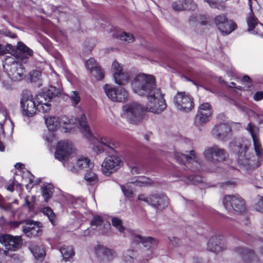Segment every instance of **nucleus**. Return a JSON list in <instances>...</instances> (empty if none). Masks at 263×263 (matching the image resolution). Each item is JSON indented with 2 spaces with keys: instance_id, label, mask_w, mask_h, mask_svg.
<instances>
[{
  "instance_id": "obj_1",
  "label": "nucleus",
  "mask_w": 263,
  "mask_h": 263,
  "mask_svg": "<svg viewBox=\"0 0 263 263\" xmlns=\"http://www.w3.org/2000/svg\"><path fill=\"white\" fill-rule=\"evenodd\" d=\"M134 92L139 96H146L147 102L145 111L158 114L166 107L163 94L156 87L154 77L152 75L141 73L137 75L132 83Z\"/></svg>"
},
{
  "instance_id": "obj_2",
  "label": "nucleus",
  "mask_w": 263,
  "mask_h": 263,
  "mask_svg": "<svg viewBox=\"0 0 263 263\" xmlns=\"http://www.w3.org/2000/svg\"><path fill=\"white\" fill-rule=\"evenodd\" d=\"M246 129L252 137L256 155L251 153L246 145H242L238 155L237 162L240 168L249 172L260 165L263 157V149L259 139L258 128L250 123Z\"/></svg>"
},
{
  "instance_id": "obj_3",
  "label": "nucleus",
  "mask_w": 263,
  "mask_h": 263,
  "mask_svg": "<svg viewBox=\"0 0 263 263\" xmlns=\"http://www.w3.org/2000/svg\"><path fill=\"white\" fill-rule=\"evenodd\" d=\"M60 123L61 127L65 132H70L72 129L78 128L87 138L91 137V133L83 110H80L75 117H61Z\"/></svg>"
},
{
  "instance_id": "obj_4",
  "label": "nucleus",
  "mask_w": 263,
  "mask_h": 263,
  "mask_svg": "<svg viewBox=\"0 0 263 263\" xmlns=\"http://www.w3.org/2000/svg\"><path fill=\"white\" fill-rule=\"evenodd\" d=\"M144 112V107L142 105L136 102H132L122 106L120 117L130 123L136 124L142 120Z\"/></svg>"
},
{
  "instance_id": "obj_5",
  "label": "nucleus",
  "mask_w": 263,
  "mask_h": 263,
  "mask_svg": "<svg viewBox=\"0 0 263 263\" xmlns=\"http://www.w3.org/2000/svg\"><path fill=\"white\" fill-rule=\"evenodd\" d=\"M35 100L31 93L25 91L22 94L20 100L22 115L27 117H32L37 112Z\"/></svg>"
},
{
  "instance_id": "obj_6",
  "label": "nucleus",
  "mask_w": 263,
  "mask_h": 263,
  "mask_svg": "<svg viewBox=\"0 0 263 263\" xmlns=\"http://www.w3.org/2000/svg\"><path fill=\"white\" fill-rule=\"evenodd\" d=\"M203 154L205 159L213 164L225 161L228 156L224 149L216 145L206 147Z\"/></svg>"
},
{
  "instance_id": "obj_7",
  "label": "nucleus",
  "mask_w": 263,
  "mask_h": 263,
  "mask_svg": "<svg viewBox=\"0 0 263 263\" xmlns=\"http://www.w3.org/2000/svg\"><path fill=\"white\" fill-rule=\"evenodd\" d=\"M130 239L133 243L141 242L144 247L148 248L146 251H143L141 255L144 263L153 257V251L151 248L158 245V241L157 239L152 237H143L140 235L135 234H132Z\"/></svg>"
},
{
  "instance_id": "obj_8",
  "label": "nucleus",
  "mask_w": 263,
  "mask_h": 263,
  "mask_svg": "<svg viewBox=\"0 0 263 263\" xmlns=\"http://www.w3.org/2000/svg\"><path fill=\"white\" fill-rule=\"evenodd\" d=\"M9 53L18 62L26 63L28 59L33 55V51L22 42H17L16 47L8 44Z\"/></svg>"
},
{
  "instance_id": "obj_9",
  "label": "nucleus",
  "mask_w": 263,
  "mask_h": 263,
  "mask_svg": "<svg viewBox=\"0 0 263 263\" xmlns=\"http://www.w3.org/2000/svg\"><path fill=\"white\" fill-rule=\"evenodd\" d=\"M173 102L177 109L184 112H190L194 106L193 97L185 92H178Z\"/></svg>"
},
{
  "instance_id": "obj_10",
  "label": "nucleus",
  "mask_w": 263,
  "mask_h": 263,
  "mask_svg": "<svg viewBox=\"0 0 263 263\" xmlns=\"http://www.w3.org/2000/svg\"><path fill=\"white\" fill-rule=\"evenodd\" d=\"M122 165V160L116 152L114 154L108 155L103 160L101 165V171L105 175L109 176L118 171Z\"/></svg>"
},
{
  "instance_id": "obj_11",
  "label": "nucleus",
  "mask_w": 263,
  "mask_h": 263,
  "mask_svg": "<svg viewBox=\"0 0 263 263\" xmlns=\"http://www.w3.org/2000/svg\"><path fill=\"white\" fill-rule=\"evenodd\" d=\"M225 208L230 212L242 213L246 211L245 202L239 195H226L223 199Z\"/></svg>"
},
{
  "instance_id": "obj_12",
  "label": "nucleus",
  "mask_w": 263,
  "mask_h": 263,
  "mask_svg": "<svg viewBox=\"0 0 263 263\" xmlns=\"http://www.w3.org/2000/svg\"><path fill=\"white\" fill-rule=\"evenodd\" d=\"M76 151L71 142L63 141L59 142L56 147L54 157L55 159L62 161L68 160L74 157Z\"/></svg>"
},
{
  "instance_id": "obj_13",
  "label": "nucleus",
  "mask_w": 263,
  "mask_h": 263,
  "mask_svg": "<svg viewBox=\"0 0 263 263\" xmlns=\"http://www.w3.org/2000/svg\"><path fill=\"white\" fill-rule=\"evenodd\" d=\"M175 157L179 163H185L192 171H197L200 168L201 161L193 150L190 151L189 155L176 152Z\"/></svg>"
},
{
  "instance_id": "obj_14",
  "label": "nucleus",
  "mask_w": 263,
  "mask_h": 263,
  "mask_svg": "<svg viewBox=\"0 0 263 263\" xmlns=\"http://www.w3.org/2000/svg\"><path fill=\"white\" fill-rule=\"evenodd\" d=\"M104 92L107 97L112 101L124 102L128 100V93L127 90L121 86L111 87L106 84L103 87Z\"/></svg>"
},
{
  "instance_id": "obj_15",
  "label": "nucleus",
  "mask_w": 263,
  "mask_h": 263,
  "mask_svg": "<svg viewBox=\"0 0 263 263\" xmlns=\"http://www.w3.org/2000/svg\"><path fill=\"white\" fill-rule=\"evenodd\" d=\"M111 71L116 83L119 85H124L127 83L130 78V73L123 70L122 66L116 60L113 61Z\"/></svg>"
},
{
  "instance_id": "obj_16",
  "label": "nucleus",
  "mask_w": 263,
  "mask_h": 263,
  "mask_svg": "<svg viewBox=\"0 0 263 263\" xmlns=\"http://www.w3.org/2000/svg\"><path fill=\"white\" fill-rule=\"evenodd\" d=\"M0 242L6 249L10 251H16L22 244V239L19 236H13L9 234L0 235Z\"/></svg>"
},
{
  "instance_id": "obj_17",
  "label": "nucleus",
  "mask_w": 263,
  "mask_h": 263,
  "mask_svg": "<svg viewBox=\"0 0 263 263\" xmlns=\"http://www.w3.org/2000/svg\"><path fill=\"white\" fill-rule=\"evenodd\" d=\"M94 250L98 259L103 262H110L117 257V253L115 250L104 246L98 245Z\"/></svg>"
},
{
  "instance_id": "obj_18",
  "label": "nucleus",
  "mask_w": 263,
  "mask_h": 263,
  "mask_svg": "<svg viewBox=\"0 0 263 263\" xmlns=\"http://www.w3.org/2000/svg\"><path fill=\"white\" fill-rule=\"evenodd\" d=\"M215 24L222 33L229 34L235 30L236 24L228 21L224 15H217L215 18Z\"/></svg>"
},
{
  "instance_id": "obj_19",
  "label": "nucleus",
  "mask_w": 263,
  "mask_h": 263,
  "mask_svg": "<svg viewBox=\"0 0 263 263\" xmlns=\"http://www.w3.org/2000/svg\"><path fill=\"white\" fill-rule=\"evenodd\" d=\"M37 111L43 113L48 112L51 108V97L44 92L36 95L34 97Z\"/></svg>"
},
{
  "instance_id": "obj_20",
  "label": "nucleus",
  "mask_w": 263,
  "mask_h": 263,
  "mask_svg": "<svg viewBox=\"0 0 263 263\" xmlns=\"http://www.w3.org/2000/svg\"><path fill=\"white\" fill-rule=\"evenodd\" d=\"M168 204L167 197L163 194L152 195L149 196V205L157 210L165 209Z\"/></svg>"
},
{
  "instance_id": "obj_21",
  "label": "nucleus",
  "mask_w": 263,
  "mask_h": 263,
  "mask_svg": "<svg viewBox=\"0 0 263 263\" xmlns=\"http://www.w3.org/2000/svg\"><path fill=\"white\" fill-rule=\"evenodd\" d=\"M40 223L33 221H28L26 225L23 227V231L25 235L29 237L39 236L42 233Z\"/></svg>"
},
{
  "instance_id": "obj_22",
  "label": "nucleus",
  "mask_w": 263,
  "mask_h": 263,
  "mask_svg": "<svg viewBox=\"0 0 263 263\" xmlns=\"http://www.w3.org/2000/svg\"><path fill=\"white\" fill-rule=\"evenodd\" d=\"M212 114V111L210 104L205 103L199 106L197 118L201 123H204L209 120Z\"/></svg>"
},
{
  "instance_id": "obj_23",
  "label": "nucleus",
  "mask_w": 263,
  "mask_h": 263,
  "mask_svg": "<svg viewBox=\"0 0 263 263\" xmlns=\"http://www.w3.org/2000/svg\"><path fill=\"white\" fill-rule=\"evenodd\" d=\"M247 22L248 26V31L254 34L260 33L259 27H263L261 24L258 23L257 19L255 17L253 12H250L247 18Z\"/></svg>"
},
{
  "instance_id": "obj_24",
  "label": "nucleus",
  "mask_w": 263,
  "mask_h": 263,
  "mask_svg": "<svg viewBox=\"0 0 263 263\" xmlns=\"http://www.w3.org/2000/svg\"><path fill=\"white\" fill-rule=\"evenodd\" d=\"M196 7V4L192 0H176L173 4V8L176 11L194 10Z\"/></svg>"
},
{
  "instance_id": "obj_25",
  "label": "nucleus",
  "mask_w": 263,
  "mask_h": 263,
  "mask_svg": "<svg viewBox=\"0 0 263 263\" xmlns=\"http://www.w3.org/2000/svg\"><path fill=\"white\" fill-rule=\"evenodd\" d=\"M92 166V164L88 158L84 156H80L77 160L76 166H69L68 168L72 172L76 173L79 170H87Z\"/></svg>"
},
{
  "instance_id": "obj_26",
  "label": "nucleus",
  "mask_w": 263,
  "mask_h": 263,
  "mask_svg": "<svg viewBox=\"0 0 263 263\" xmlns=\"http://www.w3.org/2000/svg\"><path fill=\"white\" fill-rule=\"evenodd\" d=\"M229 126L226 124H220L215 126L213 129V136L218 139H223L230 132Z\"/></svg>"
},
{
  "instance_id": "obj_27",
  "label": "nucleus",
  "mask_w": 263,
  "mask_h": 263,
  "mask_svg": "<svg viewBox=\"0 0 263 263\" xmlns=\"http://www.w3.org/2000/svg\"><path fill=\"white\" fill-rule=\"evenodd\" d=\"M8 71L9 77L13 81H20L22 79L24 69L19 64H14Z\"/></svg>"
},
{
  "instance_id": "obj_28",
  "label": "nucleus",
  "mask_w": 263,
  "mask_h": 263,
  "mask_svg": "<svg viewBox=\"0 0 263 263\" xmlns=\"http://www.w3.org/2000/svg\"><path fill=\"white\" fill-rule=\"evenodd\" d=\"M208 249L212 252H218L222 251L224 247L221 239L217 236L211 237L208 242Z\"/></svg>"
},
{
  "instance_id": "obj_29",
  "label": "nucleus",
  "mask_w": 263,
  "mask_h": 263,
  "mask_svg": "<svg viewBox=\"0 0 263 263\" xmlns=\"http://www.w3.org/2000/svg\"><path fill=\"white\" fill-rule=\"evenodd\" d=\"M46 125L49 130H56L61 127V117L48 116L45 117Z\"/></svg>"
},
{
  "instance_id": "obj_30",
  "label": "nucleus",
  "mask_w": 263,
  "mask_h": 263,
  "mask_svg": "<svg viewBox=\"0 0 263 263\" xmlns=\"http://www.w3.org/2000/svg\"><path fill=\"white\" fill-rule=\"evenodd\" d=\"M138 256L137 251L133 249L124 251L122 255V260L123 263H134Z\"/></svg>"
},
{
  "instance_id": "obj_31",
  "label": "nucleus",
  "mask_w": 263,
  "mask_h": 263,
  "mask_svg": "<svg viewBox=\"0 0 263 263\" xmlns=\"http://www.w3.org/2000/svg\"><path fill=\"white\" fill-rule=\"evenodd\" d=\"M29 249L34 256L38 259H42L45 256V249L42 246L31 244L29 247Z\"/></svg>"
},
{
  "instance_id": "obj_32",
  "label": "nucleus",
  "mask_w": 263,
  "mask_h": 263,
  "mask_svg": "<svg viewBox=\"0 0 263 263\" xmlns=\"http://www.w3.org/2000/svg\"><path fill=\"white\" fill-rule=\"evenodd\" d=\"M97 141L105 147L110 149H113L114 147L116 148L119 145L118 143L115 142L106 137H102L99 139H98Z\"/></svg>"
},
{
  "instance_id": "obj_33",
  "label": "nucleus",
  "mask_w": 263,
  "mask_h": 263,
  "mask_svg": "<svg viewBox=\"0 0 263 263\" xmlns=\"http://www.w3.org/2000/svg\"><path fill=\"white\" fill-rule=\"evenodd\" d=\"M60 251L63 256V259L65 261L74 255L73 250L71 246H64L60 249Z\"/></svg>"
},
{
  "instance_id": "obj_34",
  "label": "nucleus",
  "mask_w": 263,
  "mask_h": 263,
  "mask_svg": "<svg viewBox=\"0 0 263 263\" xmlns=\"http://www.w3.org/2000/svg\"><path fill=\"white\" fill-rule=\"evenodd\" d=\"M62 89L60 87H56L54 86H50L49 88L45 92V94L48 95L51 97L52 100L53 97L60 96L62 93Z\"/></svg>"
},
{
  "instance_id": "obj_35",
  "label": "nucleus",
  "mask_w": 263,
  "mask_h": 263,
  "mask_svg": "<svg viewBox=\"0 0 263 263\" xmlns=\"http://www.w3.org/2000/svg\"><path fill=\"white\" fill-rule=\"evenodd\" d=\"M84 178L87 182L91 185L96 184L98 181L96 174L92 172H87L85 175Z\"/></svg>"
},
{
  "instance_id": "obj_36",
  "label": "nucleus",
  "mask_w": 263,
  "mask_h": 263,
  "mask_svg": "<svg viewBox=\"0 0 263 263\" xmlns=\"http://www.w3.org/2000/svg\"><path fill=\"white\" fill-rule=\"evenodd\" d=\"M111 223L112 226L118 229L121 233L124 232L125 229L120 219L117 217H113L111 219Z\"/></svg>"
},
{
  "instance_id": "obj_37",
  "label": "nucleus",
  "mask_w": 263,
  "mask_h": 263,
  "mask_svg": "<svg viewBox=\"0 0 263 263\" xmlns=\"http://www.w3.org/2000/svg\"><path fill=\"white\" fill-rule=\"evenodd\" d=\"M14 64H18L12 57H7L3 63V67L5 70L9 71Z\"/></svg>"
},
{
  "instance_id": "obj_38",
  "label": "nucleus",
  "mask_w": 263,
  "mask_h": 263,
  "mask_svg": "<svg viewBox=\"0 0 263 263\" xmlns=\"http://www.w3.org/2000/svg\"><path fill=\"white\" fill-rule=\"evenodd\" d=\"M43 213L46 215L52 224H54L55 215L52 210L49 207H45L42 210Z\"/></svg>"
},
{
  "instance_id": "obj_39",
  "label": "nucleus",
  "mask_w": 263,
  "mask_h": 263,
  "mask_svg": "<svg viewBox=\"0 0 263 263\" xmlns=\"http://www.w3.org/2000/svg\"><path fill=\"white\" fill-rule=\"evenodd\" d=\"M42 193L44 200L47 201L52 196V188L50 186L45 185L42 188Z\"/></svg>"
},
{
  "instance_id": "obj_40",
  "label": "nucleus",
  "mask_w": 263,
  "mask_h": 263,
  "mask_svg": "<svg viewBox=\"0 0 263 263\" xmlns=\"http://www.w3.org/2000/svg\"><path fill=\"white\" fill-rule=\"evenodd\" d=\"M212 8H217L223 10L225 8V5L223 3H218V0H205Z\"/></svg>"
},
{
  "instance_id": "obj_41",
  "label": "nucleus",
  "mask_w": 263,
  "mask_h": 263,
  "mask_svg": "<svg viewBox=\"0 0 263 263\" xmlns=\"http://www.w3.org/2000/svg\"><path fill=\"white\" fill-rule=\"evenodd\" d=\"M90 71L92 75L96 77L97 79L101 80L103 79V72L98 65Z\"/></svg>"
},
{
  "instance_id": "obj_42",
  "label": "nucleus",
  "mask_w": 263,
  "mask_h": 263,
  "mask_svg": "<svg viewBox=\"0 0 263 263\" xmlns=\"http://www.w3.org/2000/svg\"><path fill=\"white\" fill-rule=\"evenodd\" d=\"M136 186H144L151 184V181L146 177H139L138 179L134 183Z\"/></svg>"
},
{
  "instance_id": "obj_43",
  "label": "nucleus",
  "mask_w": 263,
  "mask_h": 263,
  "mask_svg": "<svg viewBox=\"0 0 263 263\" xmlns=\"http://www.w3.org/2000/svg\"><path fill=\"white\" fill-rule=\"evenodd\" d=\"M119 38L120 40L127 42H132L134 39V36L132 34L125 32H121L119 35Z\"/></svg>"
},
{
  "instance_id": "obj_44",
  "label": "nucleus",
  "mask_w": 263,
  "mask_h": 263,
  "mask_svg": "<svg viewBox=\"0 0 263 263\" xmlns=\"http://www.w3.org/2000/svg\"><path fill=\"white\" fill-rule=\"evenodd\" d=\"M70 99L72 104L74 105L78 104L81 100L79 93L76 91H72Z\"/></svg>"
},
{
  "instance_id": "obj_45",
  "label": "nucleus",
  "mask_w": 263,
  "mask_h": 263,
  "mask_svg": "<svg viewBox=\"0 0 263 263\" xmlns=\"http://www.w3.org/2000/svg\"><path fill=\"white\" fill-rule=\"evenodd\" d=\"M107 147H105L103 145L97 141V143L95 145L93 149L95 152L97 154H100L106 151Z\"/></svg>"
},
{
  "instance_id": "obj_46",
  "label": "nucleus",
  "mask_w": 263,
  "mask_h": 263,
  "mask_svg": "<svg viewBox=\"0 0 263 263\" xmlns=\"http://www.w3.org/2000/svg\"><path fill=\"white\" fill-rule=\"evenodd\" d=\"M97 66L98 64L96 63L95 60L93 58H90L85 62V66L86 68L89 71H91Z\"/></svg>"
},
{
  "instance_id": "obj_47",
  "label": "nucleus",
  "mask_w": 263,
  "mask_h": 263,
  "mask_svg": "<svg viewBox=\"0 0 263 263\" xmlns=\"http://www.w3.org/2000/svg\"><path fill=\"white\" fill-rule=\"evenodd\" d=\"M122 191L125 196L129 198H133L134 197V193L133 191L128 187V185L121 186Z\"/></svg>"
},
{
  "instance_id": "obj_48",
  "label": "nucleus",
  "mask_w": 263,
  "mask_h": 263,
  "mask_svg": "<svg viewBox=\"0 0 263 263\" xmlns=\"http://www.w3.org/2000/svg\"><path fill=\"white\" fill-rule=\"evenodd\" d=\"M189 181L194 184H197L198 183L202 181V179L200 176H191L188 178Z\"/></svg>"
},
{
  "instance_id": "obj_49",
  "label": "nucleus",
  "mask_w": 263,
  "mask_h": 263,
  "mask_svg": "<svg viewBox=\"0 0 263 263\" xmlns=\"http://www.w3.org/2000/svg\"><path fill=\"white\" fill-rule=\"evenodd\" d=\"M201 16H197L193 15L189 18V22L190 23H194L196 22H200L201 24L204 25L205 22L201 21Z\"/></svg>"
},
{
  "instance_id": "obj_50",
  "label": "nucleus",
  "mask_w": 263,
  "mask_h": 263,
  "mask_svg": "<svg viewBox=\"0 0 263 263\" xmlns=\"http://www.w3.org/2000/svg\"><path fill=\"white\" fill-rule=\"evenodd\" d=\"M102 220L100 216L95 217L91 222V227H98L102 224Z\"/></svg>"
},
{
  "instance_id": "obj_51",
  "label": "nucleus",
  "mask_w": 263,
  "mask_h": 263,
  "mask_svg": "<svg viewBox=\"0 0 263 263\" xmlns=\"http://www.w3.org/2000/svg\"><path fill=\"white\" fill-rule=\"evenodd\" d=\"M255 209L259 212L263 213V197H259L255 204Z\"/></svg>"
},
{
  "instance_id": "obj_52",
  "label": "nucleus",
  "mask_w": 263,
  "mask_h": 263,
  "mask_svg": "<svg viewBox=\"0 0 263 263\" xmlns=\"http://www.w3.org/2000/svg\"><path fill=\"white\" fill-rule=\"evenodd\" d=\"M138 200L146 202L147 204L149 205V196L146 197L144 194H140L138 197Z\"/></svg>"
},
{
  "instance_id": "obj_53",
  "label": "nucleus",
  "mask_w": 263,
  "mask_h": 263,
  "mask_svg": "<svg viewBox=\"0 0 263 263\" xmlns=\"http://www.w3.org/2000/svg\"><path fill=\"white\" fill-rule=\"evenodd\" d=\"M254 100L258 101L263 99V92L262 91L256 92L253 96Z\"/></svg>"
},
{
  "instance_id": "obj_54",
  "label": "nucleus",
  "mask_w": 263,
  "mask_h": 263,
  "mask_svg": "<svg viewBox=\"0 0 263 263\" xmlns=\"http://www.w3.org/2000/svg\"><path fill=\"white\" fill-rule=\"evenodd\" d=\"M7 53H9L8 44L6 46H2L0 44V55H4Z\"/></svg>"
},
{
  "instance_id": "obj_55",
  "label": "nucleus",
  "mask_w": 263,
  "mask_h": 263,
  "mask_svg": "<svg viewBox=\"0 0 263 263\" xmlns=\"http://www.w3.org/2000/svg\"><path fill=\"white\" fill-rule=\"evenodd\" d=\"M41 73L40 72L37 71H33L30 75L31 77V81L33 82H35L36 80L34 78V77H35V78H37L40 76Z\"/></svg>"
},
{
  "instance_id": "obj_56",
  "label": "nucleus",
  "mask_w": 263,
  "mask_h": 263,
  "mask_svg": "<svg viewBox=\"0 0 263 263\" xmlns=\"http://www.w3.org/2000/svg\"><path fill=\"white\" fill-rule=\"evenodd\" d=\"M171 244L175 246L177 245L179 242V239L175 237H171L168 238Z\"/></svg>"
},
{
  "instance_id": "obj_57",
  "label": "nucleus",
  "mask_w": 263,
  "mask_h": 263,
  "mask_svg": "<svg viewBox=\"0 0 263 263\" xmlns=\"http://www.w3.org/2000/svg\"><path fill=\"white\" fill-rule=\"evenodd\" d=\"M131 172L133 174H138L140 173L141 170L139 167L134 166L132 167Z\"/></svg>"
},
{
  "instance_id": "obj_58",
  "label": "nucleus",
  "mask_w": 263,
  "mask_h": 263,
  "mask_svg": "<svg viewBox=\"0 0 263 263\" xmlns=\"http://www.w3.org/2000/svg\"><path fill=\"white\" fill-rule=\"evenodd\" d=\"M0 111L2 112L4 119L5 120L7 115V112L5 108L3 106H0Z\"/></svg>"
},
{
  "instance_id": "obj_59",
  "label": "nucleus",
  "mask_w": 263,
  "mask_h": 263,
  "mask_svg": "<svg viewBox=\"0 0 263 263\" xmlns=\"http://www.w3.org/2000/svg\"><path fill=\"white\" fill-rule=\"evenodd\" d=\"M3 208H1V209L5 210L6 211H9L10 210L11 204L10 203H9L8 204H5L4 202L3 203Z\"/></svg>"
},
{
  "instance_id": "obj_60",
  "label": "nucleus",
  "mask_w": 263,
  "mask_h": 263,
  "mask_svg": "<svg viewBox=\"0 0 263 263\" xmlns=\"http://www.w3.org/2000/svg\"><path fill=\"white\" fill-rule=\"evenodd\" d=\"M236 183L234 181H227L225 182V184L227 186H233L235 185Z\"/></svg>"
},
{
  "instance_id": "obj_61",
  "label": "nucleus",
  "mask_w": 263,
  "mask_h": 263,
  "mask_svg": "<svg viewBox=\"0 0 263 263\" xmlns=\"http://www.w3.org/2000/svg\"><path fill=\"white\" fill-rule=\"evenodd\" d=\"M242 80L244 82H250L251 80L248 76H245L243 77Z\"/></svg>"
},
{
  "instance_id": "obj_62",
  "label": "nucleus",
  "mask_w": 263,
  "mask_h": 263,
  "mask_svg": "<svg viewBox=\"0 0 263 263\" xmlns=\"http://www.w3.org/2000/svg\"><path fill=\"white\" fill-rule=\"evenodd\" d=\"M252 3V0H248V4H249L250 10V12H253Z\"/></svg>"
},
{
  "instance_id": "obj_63",
  "label": "nucleus",
  "mask_w": 263,
  "mask_h": 263,
  "mask_svg": "<svg viewBox=\"0 0 263 263\" xmlns=\"http://www.w3.org/2000/svg\"><path fill=\"white\" fill-rule=\"evenodd\" d=\"M4 198L0 195V208H3Z\"/></svg>"
},
{
  "instance_id": "obj_64",
  "label": "nucleus",
  "mask_w": 263,
  "mask_h": 263,
  "mask_svg": "<svg viewBox=\"0 0 263 263\" xmlns=\"http://www.w3.org/2000/svg\"><path fill=\"white\" fill-rule=\"evenodd\" d=\"M7 36H9L12 38H15L16 37V35L14 33H12L11 32H8V34H6Z\"/></svg>"
}]
</instances>
